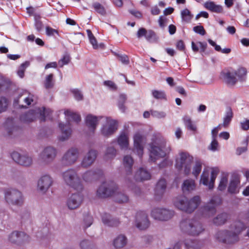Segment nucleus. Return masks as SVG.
Instances as JSON below:
<instances>
[{"label":"nucleus","mask_w":249,"mask_h":249,"mask_svg":"<svg viewBox=\"0 0 249 249\" xmlns=\"http://www.w3.org/2000/svg\"><path fill=\"white\" fill-rule=\"evenodd\" d=\"M133 140V151L140 158H142L143 154L144 147L146 143V138L141 133L137 132L134 135Z\"/></svg>","instance_id":"ddd939ff"},{"label":"nucleus","mask_w":249,"mask_h":249,"mask_svg":"<svg viewBox=\"0 0 249 249\" xmlns=\"http://www.w3.org/2000/svg\"><path fill=\"white\" fill-rule=\"evenodd\" d=\"M235 72V75L237 78V81H244L246 79L247 70L245 68L241 67L237 70H232Z\"/></svg>","instance_id":"a19ab883"},{"label":"nucleus","mask_w":249,"mask_h":249,"mask_svg":"<svg viewBox=\"0 0 249 249\" xmlns=\"http://www.w3.org/2000/svg\"><path fill=\"white\" fill-rule=\"evenodd\" d=\"M200 202L201 198L198 196H194L189 200L183 195L177 196L173 199V204L177 209L188 213L193 212Z\"/></svg>","instance_id":"20e7f679"},{"label":"nucleus","mask_w":249,"mask_h":249,"mask_svg":"<svg viewBox=\"0 0 249 249\" xmlns=\"http://www.w3.org/2000/svg\"><path fill=\"white\" fill-rule=\"evenodd\" d=\"M59 127L61 131V134L58 137L59 140L62 142L68 140L71 134V128L69 125L62 123L59 124Z\"/></svg>","instance_id":"cd10ccee"},{"label":"nucleus","mask_w":249,"mask_h":249,"mask_svg":"<svg viewBox=\"0 0 249 249\" xmlns=\"http://www.w3.org/2000/svg\"><path fill=\"white\" fill-rule=\"evenodd\" d=\"M4 199L9 205L21 206L23 204L24 198L22 193L17 189H7L4 191Z\"/></svg>","instance_id":"9d476101"},{"label":"nucleus","mask_w":249,"mask_h":249,"mask_svg":"<svg viewBox=\"0 0 249 249\" xmlns=\"http://www.w3.org/2000/svg\"><path fill=\"white\" fill-rule=\"evenodd\" d=\"M181 188L184 193H188L195 190L196 184L195 180L191 178L184 180L181 185Z\"/></svg>","instance_id":"c756f323"},{"label":"nucleus","mask_w":249,"mask_h":249,"mask_svg":"<svg viewBox=\"0 0 249 249\" xmlns=\"http://www.w3.org/2000/svg\"><path fill=\"white\" fill-rule=\"evenodd\" d=\"M118 128V122L111 117L103 116L101 120L100 132L101 135L108 138L113 135Z\"/></svg>","instance_id":"6e6552de"},{"label":"nucleus","mask_w":249,"mask_h":249,"mask_svg":"<svg viewBox=\"0 0 249 249\" xmlns=\"http://www.w3.org/2000/svg\"><path fill=\"white\" fill-rule=\"evenodd\" d=\"M87 32L90 43L91 44L94 49H97L99 48H102L104 47V45L103 44H100L99 45L97 44L95 37L90 30H87Z\"/></svg>","instance_id":"37998d69"},{"label":"nucleus","mask_w":249,"mask_h":249,"mask_svg":"<svg viewBox=\"0 0 249 249\" xmlns=\"http://www.w3.org/2000/svg\"><path fill=\"white\" fill-rule=\"evenodd\" d=\"M193 30L196 33L199 34L202 36L204 35L206 33L203 27L200 25L195 26L193 28Z\"/></svg>","instance_id":"680f3d73"},{"label":"nucleus","mask_w":249,"mask_h":249,"mask_svg":"<svg viewBox=\"0 0 249 249\" xmlns=\"http://www.w3.org/2000/svg\"><path fill=\"white\" fill-rule=\"evenodd\" d=\"M202 161L200 160H196L195 165L192 169V174L197 178L201 172L202 169Z\"/></svg>","instance_id":"79ce46f5"},{"label":"nucleus","mask_w":249,"mask_h":249,"mask_svg":"<svg viewBox=\"0 0 249 249\" xmlns=\"http://www.w3.org/2000/svg\"><path fill=\"white\" fill-rule=\"evenodd\" d=\"M228 174H224L222 175L218 187V190L223 191L226 189L228 181Z\"/></svg>","instance_id":"09e8293b"},{"label":"nucleus","mask_w":249,"mask_h":249,"mask_svg":"<svg viewBox=\"0 0 249 249\" xmlns=\"http://www.w3.org/2000/svg\"><path fill=\"white\" fill-rule=\"evenodd\" d=\"M219 146L217 139H212V142L209 146L208 149L213 152L218 151Z\"/></svg>","instance_id":"6e6d98bb"},{"label":"nucleus","mask_w":249,"mask_h":249,"mask_svg":"<svg viewBox=\"0 0 249 249\" xmlns=\"http://www.w3.org/2000/svg\"><path fill=\"white\" fill-rule=\"evenodd\" d=\"M12 159L19 165L28 167L33 163V158L27 154L21 155L17 151H14L11 153Z\"/></svg>","instance_id":"6ab92c4d"},{"label":"nucleus","mask_w":249,"mask_h":249,"mask_svg":"<svg viewBox=\"0 0 249 249\" xmlns=\"http://www.w3.org/2000/svg\"><path fill=\"white\" fill-rule=\"evenodd\" d=\"M181 231L188 235L197 236L204 230L202 224L195 219H184L180 223Z\"/></svg>","instance_id":"423d86ee"},{"label":"nucleus","mask_w":249,"mask_h":249,"mask_svg":"<svg viewBox=\"0 0 249 249\" xmlns=\"http://www.w3.org/2000/svg\"><path fill=\"white\" fill-rule=\"evenodd\" d=\"M9 105L8 100L4 97H0V113L6 111Z\"/></svg>","instance_id":"3c124183"},{"label":"nucleus","mask_w":249,"mask_h":249,"mask_svg":"<svg viewBox=\"0 0 249 249\" xmlns=\"http://www.w3.org/2000/svg\"><path fill=\"white\" fill-rule=\"evenodd\" d=\"M61 177L64 183L73 189L82 191L83 185L77 172L72 168L66 170L61 173Z\"/></svg>","instance_id":"39448f33"},{"label":"nucleus","mask_w":249,"mask_h":249,"mask_svg":"<svg viewBox=\"0 0 249 249\" xmlns=\"http://www.w3.org/2000/svg\"><path fill=\"white\" fill-rule=\"evenodd\" d=\"M102 220L104 225L108 227H116L120 222L117 218L111 217L109 214L105 213L102 215Z\"/></svg>","instance_id":"c85d7f7f"},{"label":"nucleus","mask_w":249,"mask_h":249,"mask_svg":"<svg viewBox=\"0 0 249 249\" xmlns=\"http://www.w3.org/2000/svg\"><path fill=\"white\" fill-rule=\"evenodd\" d=\"M151 114L153 117L158 119L164 118L166 116V113L164 111H159L153 110H151Z\"/></svg>","instance_id":"4d7b16f0"},{"label":"nucleus","mask_w":249,"mask_h":249,"mask_svg":"<svg viewBox=\"0 0 249 249\" xmlns=\"http://www.w3.org/2000/svg\"><path fill=\"white\" fill-rule=\"evenodd\" d=\"M166 183L164 179H160L157 184L155 188V193L157 195H162L166 189Z\"/></svg>","instance_id":"ea45409f"},{"label":"nucleus","mask_w":249,"mask_h":249,"mask_svg":"<svg viewBox=\"0 0 249 249\" xmlns=\"http://www.w3.org/2000/svg\"><path fill=\"white\" fill-rule=\"evenodd\" d=\"M180 14L182 21L186 23L190 22L193 17V15L187 8L182 10Z\"/></svg>","instance_id":"a18cd8bd"},{"label":"nucleus","mask_w":249,"mask_h":249,"mask_svg":"<svg viewBox=\"0 0 249 249\" xmlns=\"http://www.w3.org/2000/svg\"><path fill=\"white\" fill-rule=\"evenodd\" d=\"M249 140V137H247L246 139L243 141V144L244 146L243 147H238L236 149V154L238 155H240L243 153L246 152L247 150V146L248 144V142Z\"/></svg>","instance_id":"864d4df0"},{"label":"nucleus","mask_w":249,"mask_h":249,"mask_svg":"<svg viewBox=\"0 0 249 249\" xmlns=\"http://www.w3.org/2000/svg\"><path fill=\"white\" fill-rule=\"evenodd\" d=\"M184 245L187 249H196L200 247L197 241L192 239H186Z\"/></svg>","instance_id":"de8ad7c7"},{"label":"nucleus","mask_w":249,"mask_h":249,"mask_svg":"<svg viewBox=\"0 0 249 249\" xmlns=\"http://www.w3.org/2000/svg\"><path fill=\"white\" fill-rule=\"evenodd\" d=\"M96 195L104 198L113 196L114 201L119 203H126L129 200V196L125 193L118 191V185L112 181L103 182L97 189Z\"/></svg>","instance_id":"f257e3e1"},{"label":"nucleus","mask_w":249,"mask_h":249,"mask_svg":"<svg viewBox=\"0 0 249 249\" xmlns=\"http://www.w3.org/2000/svg\"><path fill=\"white\" fill-rule=\"evenodd\" d=\"M205 7L208 10L215 13H220L223 11V7L220 5H217L213 1L206 2L204 4Z\"/></svg>","instance_id":"4c0bfd02"},{"label":"nucleus","mask_w":249,"mask_h":249,"mask_svg":"<svg viewBox=\"0 0 249 249\" xmlns=\"http://www.w3.org/2000/svg\"><path fill=\"white\" fill-rule=\"evenodd\" d=\"M221 203V199L218 196H213L210 201L201 208L203 215L210 217L216 213V207Z\"/></svg>","instance_id":"4468645a"},{"label":"nucleus","mask_w":249,"mask_h":249,"mask_svg":"<svg viewBox=\"0 0 249 249\" xmlns=\"http://www.w3.org/2000/svg\"><path fill=\"white\" fill-rule=\"evenodd\" d=\"M65 117L67 120L70 121H74L78 123L81 120L80 116L79 114L74 113L70 110H66L64 112Z\"/></svg>","instance_id":"58836bf2"},{"label":"nucleus","mask_w":249,"mask_h":249,"mask_svg":"<svg viewBox=\"0 0 249 249\" xmlns=\"http://www.w3.org/2000/svg\"><path fill=\"white\" fill-rule=\"evenodd\" d=\"M21 98H22L25 104V106H29L31 105L32 103H35L36 102V98L35 96L31 94H28L27 91H24L19 93L18 96L15 99L14 104L15 106L19 105L21 107H23L24 106L23 104H19V100Z\"/></svg>","instance_id":"412c9836"},{"label":"nucleus","mask_w":249,"mask_h":249,"mask_svg":"<svg viewBox=\"0 0 249 249\" xmlns=\"http://www.w3.org/2000/svg\"><path fill=\"white\" fill-rule=\"evenodd\" d=\"M228 218V215L226 213H222L218 214L216 217H215L213 222V223L216 225H221L224 224L227 221Z\"/></svg>","instance_id":"c03bdc74"},{"label":"nucleus","mask_w":249,"mask_h":249,"mask_svg":"<svg viewBox=\"0 0 249 249\" xmlns=\"http://www.w3.org/2000/svg\"><path fill=\"white\" fill-rule=\"evenodd\" d=\"M152 94L154 98L158 100H162L166 99V94L163 90H153L152 91Z\"/></svg>","instance_id":"603ef678"},{"label":"nucleus","mask_w":249,"mask_h":249,"mask_svg":"<svg viewBox=\"0 0 249 249\" xmlns=\"http://www.w3.org/2000/svg\"><path fill=\"white\" fill-rule=\"evenodd\" d=\"M134 163V160L130 155H125L124 157L123 164L127 174H130L132 166Z\"/></svg>","instance_id":"f704fd0d"},{"label":"nucleus","mask_w":249,"mask_h":249,"mask_svg":"<svg viewBox=\"0 0 249 249\" xmlns=\"http://www.w3.org/2000/svg\"><path fill=\"white\" fill-rule=\"evenodd\" d=\"M29 236L22 231H13L7 236V241L12 244L18 245L29 240Z\"/></svg>","instance_id":"a211bd4d"},{"label":"nucleus","mask_w":249,"mask_h":249,"mask_svg":"<svg viewBox=\"0 0 249 249\" xmlns=\"http://www.w3.org/2000/svg\"><path fill=\"white\" fill-rule=\"evenodd\" d=\"M240 179L238 177L232 178L230 182L228 187V192L231 194H237L240 190Z\"/></svg>","instance_id":"2f4dec72"},{"label":"nucleus","mask_w":249,"mask_h":249,"mask_svg":"<svg viewBox=\"0 0 249 249\" xmlns=\"http://www.w3.org/2000/svg\"><path fill=\"white\" fill-rule=\"evenodd\" d=\"M84 223L85 228L89 227L92 223V217L90 215H87L84 218Z\"/></svg>","instance_id":"e2e57ef3"},{"label":"nucleus","mask_w":249,"mask_h":249,"mask_svg":"<svg viewBox=\"0 0 249 249\" xmlns=\"http://www.w3.org/2000/svg\"><path fill=\"white\" fill-rule=\"evenodd\" d=\"M44 84L46 89H49L52 88L54 84L53 74L51 73L49 75H47L45 77Z\"/></svg>","instance_id":"49530a36"},{"label":"nucleus","mask_w":249,"mask_h":249,"mask_svg":"<svg viewBox=\"0 0 249 249\" xmlns=\"http://www.w3.org/2000/svg\"><path fill=\"white\" fill-rule=\"evenodd\" d=\"M71 92L72 93L74 97L76 100L79 101L83 99V95L81 91L78 89H73L71 90Z\"/></svg>","instance_id":"bf43d9fd"},{"label":"nucleus","mask_w":249,"mask_h":249,"mask_svg":"<svg viewBox=\"0 0 249 249\" xmlns=\"http://www.w3.org/2000/svg\"><path fill=\"white\" fill-rule=\"evenodd\" d=\"M105 86L108 87L111 90H115L117 88L115 83L111 81H105L104 82Z\"/></svg>","instance_id":"774afa93"},{"label":"nucleus","mask_w":249,"mask_h":249,"mask_svg":"<svg viewBox=\"0 0 249 249\" xmlns=\"http://www.w3.org/2000/svg\"><path fill=\"white\" fill-rule=\"evenodd\" d=\"M97 154L98 152L96 150L90 149L83 158L81 162V166L85 168L90 167L94 162Z\"/></svg>","instance_id":"4be33fe9"},{"label":"nucleus","mask_w":249,"mask_h":249,"mask_svg":"<svg viewBox=\"0 0 249 249\" xmlns=\"http://www.w3.org/2000/svg\"><path fill=\"white\" fill-rule=\"evenodd\" d=\"M53 179L51 176L45 175L42 176L38 181V189L42 193H45L53 185Z\"/></svg>","instance_id":"5701e85b"},{"label":"nucleus","mask_w":249,"mask_h":249,"mask_svg":"<svg viewBox=\"0 0 249 249\" xmlns=\"http://www.w3.org/2000/svg\"><path fill=\"white\" fill-rule=\"evenodd\" d=\"M51 113L52 110L50 109L38 108L22 114L20 116V120L24 123H30L38 118L41 121H44L46 117H49Z\"/></svg>","instance_id":"1a4fd4ad"},{"label":"nucleus","mask_w":249,"mask_h":249,"mask_svg":"<svg viewBox=\"0 0 249 249\" xmlns=\"http://www.w3.org/2000/svg\"><path fill=\"white\" fill-rule=\"evenodd\" d=\"M92 7L95 11L98 14L105 16L106 14V10L105 8L99 2H94L92 5Z\"/></svg>","instance_id":"8fccbe9b"},{"label":"nucleus","mask_w":249,"mask_h":249,"mask_svg":"<svg viewBox=\"0 0 249 249\" xmlns=\"http://www.w3.org/2000/svg\"><path fill=\"white\" fill-rule=\"evenodd\" d=\"M70 60V59L69 56L65 55L58 61V65L60 67H62L64 65L68 64Z\"/></svg>","instance_id":"052dcab7"},{"label":"nucleus","mask_w":249,"mask_h":249,"mask_svg":"<svg viewBox=\"0 0 249 249\" xmlns=\"http://www.w3.org/2000/svg\"><path fill=\"white\" fill-rule=\"evenodd\" d=\"M134 178L136 180L143 181L151 178L150 174L145 169L140 168L135 173Z\"/></svg>","instance_id":"473e14b6"},{"label":"nucleus","mask_w":249,"mask_h":249,"mask_svg":"<svg viewBox=\"0 0 249 249\" xmlns=\"http://www.w3.org/2000/svg\"><path fill=\"white\" fill-rule=\"evenodd\" d=\"M101 175L98 169L88 170L82 175V179L87 182H90L97 179Z\"/></svg>","instance_id":"bb28decb"},{"label":"nucleus","mask_w":249,"mask_h":249,"mask_svg":"<svg viewBox=\"0 0 249 249\" xmlns=\"http://www.w3.org/2000/svg\"><path fill=\"white\" fill-rule=\"evenodd\" d=\"M136 226L140 230L147 229L150 225L147 214L144 211L138 212L136 215Z\"/></svg>","instance_id":"aec40b11"},{"label":"nucleus","mask_w":249,"mask_h":249,"mask_svg":"<svg viewBox=\"0 0 249 249\" xmlns=\"http://www.w3.org/2000/svg\"><path fill=\"white\" fill-rule=\"evenodd\" d=\"M103 116H94L92 114L88 115L85 118V124L89 130L94 132L96 129L98 121H101Z\"/></svg>","instance_id":"b1692460"},{"label":"nucleus","mask_w":249,"mask_h":249,"mask_svg":"<svg viewBox=\"0 0 249 249\" xmlns=\"http://www.w3.org/2000/svg\"><path fill=\"white\" fill-rule=\"evenodd\" d=\"M246 229V226L241 221L234 223L230 230L218 231L215 238L220 242L227 244H232L239 240V234Z\"/></svg>","instance_id":"f03ea898"},{"label":"nucleus","mask_w":249,"mask_h":249,"mask_svg":"<svg viewBox=\"0 0 249 249\" xmlns=\"http://www.w3.org/2000/svg\"><path fill=\"white\" fill-rule=\"evenodd\" d=\"M29 62L26 61L22 63L19 68L17 73L20 78H23L24 76V71L25 69L29 66Z\"/></svg>","instance_id":"5fc2aeb1"},{"label":"nucleus","mask_w":249,"mask_h":249,"mask_svg":"<svg viewBox=\"0 0 249 249\" xmlns=\"http://www.w3.org/2000/svg\"><path fill=\"white\" fill-rule=\"evenodd\" d=\"M46 33L48 36H53L55 34H58V31L56 30L49 26L46 27Z\"/></svg>","instance_id":"0e129e2a"},{"label":"nucleus","mask_w":249,"mask_h":249,"mask_svg":"<svg viewBox=\"0 0 249 249\" xmlns=\"http://www.w3.org/2000/svg\"><path fill=\"white\" fill-rule=\"evenodd\" d=\"M117 142L122 149H126L129 145V137L127 134L123 132L118 137Z\"/></svg>","instance_id":"7c9ffc66"},{"label":"nucleus","mask_w":249,"mask_h":249,"mask_svg":"<svg viewBox=\"0 0 249 249\" xmlns=\"http://www.w3.org/2000/svg\"><path fill=\"white\" fill-rule=\"evenodd\" d=\"M84 201V196L80 193L72 194L69 196L66 202V206L70 210L78 209Z\"/></svg>","instance_id":"f3484780"},{"label":"nucleus","mask_w":249,"mask_h":249,"mask_svg":"<svg viewBox=\"0 0 249 249\" xmlns=\"http://www.w3.org/2000/svg\"><path fill=\"white\" fill-rule=\"evenodd\" d=\"M183 121L185 127L194 133L197 130L196 124L192 121L191 118L188 116H185L183 118Z\"/></svg>","instance_id":"c9c22d12"},{"label":"nucleus","mask_w":249,"mask_h":249,"mask_svg":"<svg viewBox=\"0 0 249 249\" xmlns=\"http://www.w3.org/2000/svg\"><path fill=\"white\" fill-rule=\"evenodd\" d=\"M117 155V150L113 146L108 147L105 153L104 159L106 161H109L115 158Z\"/></svg>","instance_id":"e433bc0d"},{"label":"nucleus","mask_w":249,"mask_h":249,"mask_svg":"<svg viewBox=\"0 0 249 249\" xmlns=\"http://www.w3.org/2000/svg\"><path fill=\"white\" fill-rule=\"evenodd\" d=\"M90 242L87 240H82L80 244L82 249H90Z\"/></svg>","instance_id":"69168bd1"},{"label":"nucleus","mask_w":249,"mask_h":249,"mask_svg":"<svg viewBox=\"0 0 249 249\" xmlns=\"http://www.w3.org/2000/svg\"><path fill=\"white\" fill-rule=\"evenodd\" d=\"M219 173L218 168H213L211 169V177L207 171H204L201 175L199 181L200 184L208 186L209 189H212L216 177Z\"/></svg>","instance_id":"2eb2a0df"},{"label":"nucleus","mask_w":249,"mask_h":249,"mask_svg":"<svg viewBox=\"0 0 249 249\" xmlns=\"http://www.w3.org/2000/svg\"><path fill=\"white\" fill-rule=\"evenodd\" d=\"M233 117V113L231 108L230 107H227L223 119V123L221 125L225 128L228 127Z\"/></svg>","instance_id":"72a5a7b5"},{"label":"nucleus","mask_w":249,"mask_h":249,"mask_svg":"<svg viewBox=\"0 0 249 249\" xmlns=\"http://www.w3.org/2000/svg\"><path fill=\"white\" fill-rule=\"evenodd\" d=\"M173 211L161 208H155L151 213V216L155 219L166 221L171 219L174 215Z\"/></svg>","instance_id":"dca6fc26"},{"label":"nucleus","mask_w":249,"mask_h":249,"mask_svg":"<svg viewBox=\"0 0 249 249\" xmlns=\"http://www.w3.org/2000/svg\"><path fill=\"white\" fill-rule=\"evenodd\" d=\"M118 56L119 58L120 61H121L123 64L128 65L129 64V58L126 55H118Z\"/></svg>","instance_id":"338daca9"},{"label":"nucleus","mask_w":249,"mask_h":249,"mask_svg":"<svg viewBox=\"0 0 249 249\" xmlns=\"http://www.w3.org/2000/svg\"><path fill=\"white\" fill-rule=\"evenodd\" d=\"M56 155L57 150L54 147L47 146L39 154V162L42 165H49L54 160Z\"/></svg>","instance_id":"9b49d317"},{"label":"nucleus","mask_w":249,"mask_h":249,"mask_svg":"<svg viewBox=\"0 0 249 249\" xmlns=\"http://www.w3.org/2000/svg\"><path fill=\"white\" fill-rule=\"evenodd\" d=\"M234 71L227 70L222 72L221 75L224 81L229 86H234L237 82V78Z\"/></svg>","instance_id":"a878e982"},{"label":"nucleus","mask_w":249,"mask_h":249,"mask_svg":"<svg viewBox=\"0 0 249 249\" xmlns=\"http://www.w3.org/2000/svg\"><path fill=\"white\" fill-rule=\"evenodd\" d=\"M150 158L155 161L159 158H164L169 154L171 150L170 144L160 136H154L152 142L149 144Z\"/></svg>","instance_id":"7ed1b4c3"},{"label":"nucleus","mask_w":249,"mask_h":249,"mask_svg":"<svg viewBox=\"0 0 249 249\" xmlns=\"http://www.w3.org/2000/svg\"><path fill=\"white\" fill-rule=\"evenodd\" d=\"M145 38L149 42H153L156 38L155 34L152 30H147Z\"/></svg>","instance_id":"13d9d810"},{"label":"nucleus","mask_w":249,"mask_h":249,"mask_svg":"<svg viewBox=\"0 0 249 249\" xmlns=\"http://www.w3.org/2000/svg\"><path fill=\"white\" fill-rule=\"evenodd\" d=\"M80 156L79 149L74 147L68 149L63 154L61 161L66 166H71L78 160Z\"/></svg>","instance_id":"f8f14e48"},{"label":"nucleus","mask_w":249,"mask_h":249,"mask_svg":"<svg viewBox=\"0 0 249 249\" xmlns=\"http://www.w3.org/2000/svg\"><path fill=\"white\" fill-rule=\"evenodd\" d=\"M193 157L187 152H179L176 158L175 166L178 171H182L184 174L188 176L191 173Z\"/></svg>","instance_id":"0eeeda50"},{"label":"nucleus","mask_w":249,"mask_h":249,"mask_svg":"<svg viewBox=\"0 0 249 249\" xmlns=\"http://www.w3.org/2000/svg\"><path fill=\"white\" fill-rule=\"evenodd\" d=\"M128 243L127 237L123 234H120L116 236L112 240V245L115 249H122Z\"/></svg>","instance_id":"393cba45"}]
</instances>
